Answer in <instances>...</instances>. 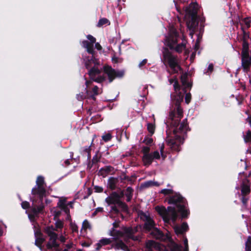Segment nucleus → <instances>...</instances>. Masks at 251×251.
<instances>
[{
    "mask_svg": "<svg viewBox=\"0 0 251 251\" xmlns=\"http://www.w3.org/2000/svg\"><path fill=\"white\" fill-rule=\"evenodd\" d=\"M188 229V226L186 223H183L181 226H174V230L176 234H182Z\"/></svg>",
    "mask_w": 251,
    "mask_h": 251,
    "instance_id": "nucleus-14",
    "label": "nucleus"
},
{
    "mask_svg": "<svg viewBox=\"0 0 251 251\" xmlns=\"http://www.w3.org/2000/svg\"><path fill=\"white\" fill-rule=\"evenodd\" d=\"M146 229L150 232V234L151 235L152 237L156 239L162 238V232L157 228L154 227V223H153V226L152 227H151V228Z\"/></svg>",
    "mask_w": 251,
    "mask_h": 251,
    "instance_id": "nucleus-12",
    "label": "nucleus"
},
{
    "mask_svg": "<svg viewBox=\"0 0 251 251\" xmlns=\"http://www.w3.org/2000/svg\"><path fill=\"white\" fill-rule=\"evenodd\" d=\"M167 142H168V144L170 146H171V145H173V144H175V143H176V142H175L174 141V140H172V139H169V138L167 139Z\"/></svg>",
    "mask_w": 251,
    "mask_h": 251,
    "instance_id": "nucleus-49",
    "label": "nucleus"
},
{
    "mask_svg": "<svg viewBox=\"0 0 251 251\" xmlns=\"http://www.w3.org/2000/svg\"><path fill=\"white\" fill-rule=\"evenodd\" d=\"M160 193L165 195H168L173 194V190L172 189H164L160 191Z\"/></svg>",
    "mask_w": 251,
    "mask_h": 251,
    "instance_id": "nucleus-28",
    "label": "nucleus"
},
{
    "mask_svg": "<svg viewBox=\"0 0 251 251\" xmlns=\"http://www.w3.org/2000/svg\"><path fill=\"white\" fill-rule=\"evenodd\" d=\"M139 216L141 219L145 222V227L146 229H151L153 227L154 222L148 214L140 213Z\"/></svg>",
    "mask_w": 251,
    "mask_h": 251,
    "instance_id": "nucleus-10",
    "label": "nucleus"
},
{
    "mask_svg": "<svg viewBox=\"0 0 251 251\" xmlns=\"http://www.w3.org/2000/svg\"><path fill=\"white\" fill-rule=\"evenodd\" d=\"M247 54H249L248 44L244 41L243 44L242 55H246Z\"/></svg>",
    "mask_w": 251,
    "mask_h": 251,
    "instance_id": "nucleus-20",
    "label": "nucleus"
},
{
    "mask_svg": "<svg viewBox=\"0 0 251 251\" xmlns=\"http://www.w3.org/2000/svg\"><path fill=\"white\" fill-rule=\"evenodd\" d=\"M143 142L147 145H149L153 142V139L151 138L146 137L144 140Z\"/></svg>",
    "mask_w": 251,
    "mask_h": 251,
    "instance_id": "nucleus-40",
    "label": "nucleus"
},
{
    "mask_svg": "<svg viewBox=\"0 0 251 251\" xmlns=\"http://www.w3.org/2000/svg\"><path fill=\"white\" fill-rule=\"evenodd\" d=\"M45 193L44 186H36L32 189V193L34 195H38L40 198H42Z\"/></svg>",
    "mask_w": 251,
    "mask_h": 251,
    "instance_id": "nucleus-13",
    "label": "nucleus"
},
{
    "mask_svg": "<svg viewBox=\"0 0 251 251\" xmlns=\"http://www.w3.org/2000/svg\"><path fill=\"white\" fill-rule=\"evenodd\" d=\"M55 228L53 226H48L45 228L46 233L50 236V242L48 245L49 248L56 247L57 244L56 243L57 235L54 233L55 230L57 229L62 228L63 227V222L61 220H57L55 223Z\"/></svg>",
    "mask_w": 251,
    "mask_h": 251,
    "instance_id": "nucleus-2",
    "label": "nucleus"
},
{
    "mask_svg": "<svg viewBox=\"0 0 251 251\" xmlns=\"http://www.w3.org/2000/svg\"><path fill=\"white\" fill-rule=\"evenodd\" d=\"M177 103H179L183 100V96L180 93H178V97L176 98Z\"/></svg>",
    "mask_w": 251,
    "mask_h": 251,
    "instance_id": "nucleus-44",
    "label": "nucleus"
},
{
    "mask_svg": "<svg viewBox=\"0 0 251 251\" xmlns=\"http://www.w3.org/2000/svg\"><path fill=\"white\" fill-rule=\"evenodd\" d=\"M102 138V139L105 142H107V141L110 140V139H111V135L109 133H106L105 135H103Z\"/></svg>",
    "mask_w": 251,
    "mask_h": 251,
    "instance_id": "nucleus-38",
    "label": "nucleus"
},
{
    "mask_svg": "<svg viewBox=\"0 0 251 251\" xmlns=\"http://www.w3.org/2000/svg\"><path fill=\"white\" fill-rule=\"evenodd\" d=\"M59 240L62 242H64L65 241V238L63 237V236H61L59 238Z\"/></svg>",
    "mask_w": 251,
    "mask_h": 251,
    "instance_id": "nucleus-59",
    "label": "nucleus"
},
{
    "mask_svg": "<svg viewBox=\"0 0 251 251\" xmlns=\"http://www.w3.org/2000/svg\"><path fill=\"white\" fill-rule=\"evenodd\" d=\"M150 151V149L148 147H144L142 149V151L144 154H149V152Z\"/></svg>",
    "mask_w": 251,
    "mask_h": 251,
    "instance_id": "nucleus-43",
    "label": "nucleus"
},
{
    "mask_svg": "<svg viewBox=\"0 0 251 251\" xmlns=\"http://www.w3.org/2000/svg\"><path fill=\"white\" fill-rule=\"evenodd\" d=\"M244 140L246 142L251 141V132L248 131L246 136L244 137Z\"/></svg>",
    "mask_w": 251,
    "mask_h": 251,
    "instance_id": "nucleus-37",
    "label": "nucleus"
},
{
    "mask_svg": "<svg viewBox=\"0 0 251 251\" xmlns=\"http://www.w3.org/2000/svg\"><path fill=\"white\" fill-rule=\"evenodd\" d=\"M153 160L152 154H144L143 161L145 165H149L151 164Z\"/></svg>",
    "mask_w": 251,
    "mask_h": 251,
    "instance_id": "nucleus-18",
    "label": "nucleus"
},
{
    "mask_svg": "<svg viewBox=\"0 0 251 251\" xmlns=\"http://www.w3.org/2000/svg\"><path fill=\"white\" fill-rule=\"evenodd\" d=\"M65 202L66 200L65 199L60 200L57 203L58 207L65 210Z\"/></svg>",
    "mask_w": 251,
    "mask_h": 251,
    "instance_id": "nucleus-26",
    "label": "nucleus"
},
{
    "mask_svg": "<svg viewBox=\"0 0 251 251\" xmlns=\"http://www.w3.org/2000/svg\"><path fill=\"white\" fill-rule=\"evenodd\" d=\"M109 235L111 236H114V234L112 231H110Z\"/></svg>",
    "mask_w": 251,
    "mask_h": 251,
    "instance_id": "nucleus-63",
    "label": "nucleus"
},
{
    "mask_svg": "<svg viewBox=\"0 0 251 251\" xmlns=\"http://www.w3.org/2000/svg\"><path fill=\"white\" fill-rule=\"evenodd\" d=\"M155 210L166 222H168L170 220L175 221L176 219L177 213L174 207L169 206L166 209L163 206H156Z\"/></svg>",
    "mask_w": 251,
    "mask_h": 251,
    "instance_id": "nucleus-3",
    "label": "nucleus"
},
{
    "mask_svg": "<svg viewBox=\"0 0 251 251\" xmlns=\"http://www.w3.org/2000/svg\"><path fill=\"white\" fill-rule=\"evenodd\" d=\"M154 128L155 127L153 125L151 124H148V130L151 134L154 133Z\"/></svg>",
    "mask_w": 251,
    "mask_h": 251,
    "instance_id": "nucleus-36",
    "label": "nucleus"
},
{
    "mask_svg": "<svg viewBox=\"0 0 251 251\" xmlns=\"http://www.w3.org/2000/svg\"><path fill=\"white\" fill-rule=\"evenodd\" d=\"M70 227L73 232L77 231V226L75 223H73L72 222H71L70 223Z\"/></svg>",
    "mask_w": 251,
    "mask_h": 251,
    "instance_id": "nucleus-39",
    "label": "nucleus"
},
{
    "mask_svg": "<svg viewBox=\"0 0 251 251\" xmlns=\"http://www.w3.org/2000/svg\"><path fill=\"white\" fill-rule=\"evenodd\" d=\"M106 202L108 204H120L119 197L116 193H113L105 199Z\"/></svg>",
    "mask_w": 251,
    "mask_h": 251,
    "instance_id": "nucleus-11",
    "label": "nucleus"
},
{
    "mask_svg": "<svg viewBox=\"0 0 251 251\" xmlns=\"http://www.w3.org/2000/svg\"><path fill=\"white\" fill-rule=\"evenodd\" d=\"M191 100V95L190 93H187L185 95V101L187 104H188Z\"/></svg>",
    "mask_w": 251,
    "mask_h": 251,
    "instance_id": "nucleus-41",
    "label": "nucleus"
},
{
    "mask_svg": "<svg viewBox=\"0 0 251 251\" xmlns=\"http://www.w3.org/2000/svg\"><path fill=\"white\" fill-rule=\"evenodd\" d=\"M159 146H160L159 148H160V151L161 152H162L163 150V149L164 148V144H161L159 145Z\"/></svg>",
    "mask_w": 251,
    "mask_h": 251,
    "instance_id": "nucleus-57",
    "label": "nucleus"
},
{
    "mask_svg": "<svg viewBox=\"0 0 251 251\" xmlns=\"http://www.w3.org/2000/svg\"><path fill=\"white\" fill-rule=\"evenodd\" d=\"M187 128V124L185 123H182L181 124L179 127V130L181 131H184L186 130Z\"/></svg>",
    "mask_w": 251,
    "mask_h": 251,
    "instance_id": "nucleus-42",
    "label": "nucleus"
},
{
    "mask_svg": "<svg viewBox=\"0 0 251 251\" xmlns=\"http://www.w3.org/2000/svg\"><path fill=\"white\" fill-rule=\"evenodd\" d=\"M115 182H116V180L113 178H110L108 180V185H109V187L111 188H112V189L114 188V187L115 186Z\"/></svg>",
    "mask_w": 251,
    "mask_h": 251,
    "instance_id": "nucleus-35",
    "label": "nucleus"
},
{
    "mask_svg": "<svg viewBox=\"0 0 251 251\" xmlns=\"http://www.w3.org/2000/svg\"><path fill=\"white\" fill-rule=\"evenodd\" d=\"M169 203L177 205L178 211L181 213L182 218H186L188 216L189 212L184 207V200L179 194H176L175 196L170 197L169 199Z\"/></svg>",
    "mask_w": 251,
    "mask_h": 251,
    "instance_id": "nucleus-4",
    "label": "nucleus"
},
{
    "mask_svg": "<svg viewBox=\"0 0 251 251\" xmlns=\"http://www.w3.org/2000/svg\"><path fill=\"white\" fill-rule=\"evenodd\" d=\"M170 117L172 119H174V117L175 116V112L174 111H172L170 113Z\"/></svg>",
    "mask_w": 251,
    "mask_h": 251,
    "instance_id": "nucleus-60",
    "label": "nucleus"
},
{
    "mask_svg": "<svg viewBox=\"0 0 251 251\" xmlns=\"http://www.w3.org/2000/svg\"><path fill=\"white\" fill-rule=\"evenodd\" d=\"M87 38L90 41L88 42L87 41H83L82 42V46L87 49V51L91 54L93 53V45L94 43L96 42V39L91 35L87 36Z\"/></svg>",
    "mask_w": 251,
    "mask_h": 251,
    "instance_id": "nucleus-8",
    "label": "nucleus"
},
{
    "mask_svg": "<svg viewBox=\"0 0 251 251\" xmlns=\"http://www.w3.org/2000/svg\"><path fill=\"white\" fill-rule=\"evenodd\" d=\"M164 59L168 61L170 67L174 70L175 72H177L180 70V67L178 65V61L176 58L172 55L168 50H165L163 52Z\"/></svg>",
    "mask_w": 251,
    "mask_h": 251,
    "instance_id": "nucleus-6",
    "label": "nucleus"
},
{
    "mask_svg": "<svg viewBox=\"0 0 251 251\" xmlns=\"http://www.w3.org/2000/svg\"><path fill=\"white\" fill-rule=\"evenodd\" d=\"M105 24L109 25L110 23L109 22L108 20L105 18L101 19L99 20L98 23V26H100Z\"/></svg>",
    "mask_w": 251,
    "mask_h": 251,
    "instance_id": "nucleus-25",
    "label": "nucleus"
},
{
    "mask_svg": "<svg viewBox=\"0 0 251 251\" xmlns=\"http://www.w3.org/2000/svg\"><path fill=\"white\" fill-rule=\"evenodd\" d=\"M146 247L149 251L158 248L161 249L162 251H163V247L159 246L156 243L153 241H149L147 242L146 243Z\"/></svg>",
    "mask_w": 251,
    "mask_h": 251,
    "instance_id": "nucleus-15",
    "label": "nucleus"
},
{
    "mask_svg": "<svg viewBox=\"0 0 251 251\" xmlns=\"http://www.w3.org/2000/svg\"><path fill=\"white\" fill-rule=\"evenodd\" d=\"M131 230L130 229H127L126 231V232L128 234V235L130 237H131V234H132V232H131Z\"/></svg>",
    "mask_w": 251,
    "mask_h": 251,
    "instance_id": "nucleus-54",
    "label": "nucleus"
},
{
    "mask_svg": "<svg viewBox=\"0 0 251 251\" xmlns=\"http://www.w3.org/2000/svg\"><path fill=\"white\" fill-rule=\"evenodd\" d=\"M98 87L97 86H95L93 89V92L95 95H98Z\"/></svg>",
    "mask_w": 251,
    "mask_h": 251,
    "instance_id": "nucleus-50",
    "label": "nucleus"
},
{
    "mask_svg": "<svg viewBox=\"0 0 251 251\" xmlns=\"http://www.w3.org/2000/svg\"><path fill=\"white\" fill-rule=\"evenodd\" d=\"M183 115V111L182 108L178 106L177 107V117L178 119H180L182 117Z\"/></svg>",
    "mask_w": 251,
    "mask_h": 251,
    "instance_id": "nucleus-33",
    "label": "nucleus"
},
{
    "mask_svg": "<svg viewBox=\"0 0 251 251\" xmlns=\"http://www.w3.org/2000/svg\"><path fill=\"white\" fill-rule=\"evenodd\" d=\"M81 245L83 246V247H89L90 246V244H88L86 242H83L81 243Z\"/></svg>",
    "mask_w": 251,
    "mask_h": 251,
    "instance_id": "nucleus-58",
    "label": "nucleus"
},
{
    "mask_svg": "<svg viewBox=\"0 0 251 251\" xmlns=\"http://www.w3.org/2000/svg\"><path fill=\"white\" fill-rule=\"evenodd\" d=\"M103 71L108 77L109 82H111L116 77H120L123 76V71H115L111 67L106 66L103 67Z\"/></svg>",
    "mask_w": 251,
    "mask_h": 251,
    "instance_id": "nucleus-7",
    "label": "nucleus"
},
{
    "mask_svg": "<svg viewBox=\"0 0 251 251\" xmlns=\"http://www.w3.org/2000/svg\"><path fill=\"white\" fill-rule=\"evenodd\" d=\"M111 212L114 214H116L118 213V210L115 207H112V209L111 210Z\"/></svg>",
    "mask_w": 251,
    "mask_h": 251,
    "instance_id": "nucleus-52",
    "label": "nucleus"
},
{
    "mask_svg": "<svg viewBox=\"0 0 251 251\" xmlns=\"http://www.w3.org/2000/svg\"><path fill=\"white\" fill-rule=\"evenodd\" d=\"M187 76L186 75H183L181 76V80L183 85L184 86V88L187 87H190L191 84L187 82Z\"/></svg>",
    "mask_w": 251,
    "mask_h": 251,
    "instance_id": "nucleus-19",
    "label": "nucleus"
},
{
    "mask_svg": "<svg viewBox=\"0 0 251 251\" xmlns=\"http://www.w3.org/2000/svg\"><path fill=\"white\" fill-rule=\"evenodd\" d=\"M22 206L24 209H26L29 207V203L27 201H24L22 203Z\"/></svg>",
    "mask_w": 251,
    "mask_h": 251,
    "instance_id": "nucleus-46",
    "label": "nucleus"
},
{
    "mask_svg": "<svg viewBox=\"0 0 251 251\" xmlns=\"http://www.w3.org/2000/svg\"><path fill=\"white\" fill-rule=\"evenodd\" d=\"M43 208H44L43 205H40L37 208H33L32 211L34 213L36 214L38 213L41 212L43 210Z\"/></svg>",
    "mask_w": 251,
    "mask_h": 251,
    "instance_id": "nucleus-34",
    "label": "nucleus"
},
{
    "mask_svg": "<svg viewBox=\"0 0 251 251\" xmlns=\"http://www.w3.org/2000/svg\"><path fill=\"white\" fill-rule=\"evenodd\" d=\"M51 213L52 215L54 216V219L55 220L57 218L61 213L60 211L58 210L56 208L53 207L50 210Z\"/></svg>",
    "mask_w": 251,
    "mask_h": 251,
    "instance_id": "nucleus-21",
    "label": "nucleus"
},
{
    "mask_svg": "<svg viewBox=\"0 0 251 251\" xmlns=\"http://www.w3.org/2000/svg\"><path fill=\"white\" fill-rule=\"evenodd\" d=\"M91 81H86L85 82V84H86V85L87 87H88V85L90 83H91Z\"/></svg>",
    "mask_w": 251,
    "mask_h": 251,
    "instance_id": "nucleus-62",
    "label": "nucleus"
},
{
    "mask_svg": "<svg viewBox=\"0 0 251 251\" xmlns=\"http://www.w3.org/2000/svg\"><path fill=\"white\" fill-rule=\"evenodd\" d=\"M198 5L197 3H191L189 7L185 9V18H191V21H187L188 28L190 30V35L193 38L194 29L198 26V23L196 20Z\"/></svg>",
    "mask_w": 251,
    "mask_h": 251,
    "instance_id": "nucleus-1",
    "label": "nucleus"
},
{
    "mask_svg": "<svg viewBox=\"0 0 251 251\" xmlns=\"http://www.w3.org/2000/svg\"><path fill=\"white\" fill-rule=\"evenodd\" d=\"M147 62V59H145L143 60L139 64V67H142L143 66H144L145 64H146Z\"/></svg>",
    "mask_w": 251,
    "mask_h": 251,
    "instance_id": "nucleus-48",
    "label": "nucleus"
},
{
    "mask_svg": "<svg viewBox=\"0 0 251 251\" xmlns=\"http://www.w3.org/2000/svg\"><path fill=\"white\" fill-rule=\"evenodd\" d=\"M65 212L67 214V217L66 218L67 220H71V216L70 214L68 213V211L67 209L65 210Z\"/></svg>",
    "mask_w": 251,
    "mask_h": 251,
    "instance_id": "nucleus-56",
    "label": "nucleus"
},
{
    "mask_svg": "<svg viewBox=\"0 0 251 251\" xmlns=\"http://www.w3.org/2000/svg\"><path fill=\"white\" fill-rule=\"evenodd\" d=\"M250 188L247 185H244L242 188V193L244 195H246L250 192Z\"/></svg>",
    "mask_w": 251,
    "mask_h": 251,
    "instance_id": "nucleus-31",
    "label": "nucleus"
},
{
    "mask_svg": "<svg viewBox=\"0 0 251 251\" xmlns=\"http://www.w3.org/2000/svg\"><path fill=\"white\" fill-rule=\"evenodd\" d=\"M90 228V225L89 222L85 220L83 221L82 225L81 231L86 230L87 229Z\"/></svg>",
    "mask_w": 251,
    "mask_h": 251,
    "instance_id": "nucleus-23",
    "label": "nucleus"
},
{
    "mask_svg": "<svg viewBox=\"0 0 251 251\" xmlns=\"http://www.w3.org/2000/svg\"><path fill=\"white\" fill-rule=\"evenodd\" d=\"M95 189L97 192H101L103 190L101 187L99 186H96Z\"/></svg>",
    "mask_w": 251,
    "mask_h": 251,
    "instance_id": "nucleus-51",
    "label": "nucleus"
},
{
    "mask_svg": "<svg viewBox=\"0 0 251 251\" xmlns=\"http://www.w3.org/2000/svg\"><path fill=\"white\" fill-rule=\"evenodd\" d=\"M174 82V88L175 89V91L176 93H177V91H179V86L178 85V82L177 81H174L173 80H170V82L172 83Z\"/></svg>",
    "mask_w": 251,
    "mask_h": 251,
    "instance_id": "nucleus-30",
    "label": "nucleus"
},
{
    "mask_svg": "<svg viewBox=\"0 0 251 251\" xmlns=\"http://www.w3.org/2000/svg\"><path fill=\"white\" fill-rule=\"evenodd\" d=\"M44 177L41 176H39L36 180V186H44Z\"/></svg>",
    "mask_w": 251,
    "mask_h": 251,
    "instance_id": "nucleus-22",
    "label": "nucleus"
},
{
    "mask_svg": "<svg viewBox=\"0 0 251 251\" xmlns=\"http://www.w3.org/2000/svg\"><path fill=\"white\" fill-rule=\"evenodd\" d=\"M116 248L118 249H121L123 250H126L127 248V246L122 242L118 243L116 245Z\"/></svg>",
    "mask_w": 251,
    "mask_h": 251,
    "instance_id": "nucleus-32",
    "label": "nucleus"
},
{
    "mask_svg": "<svg viewBox=\"0 0 251 251\" xmlns=\"http://www.w3.org/2000/svg\"><path fill=\"white\" fill-rule=\"evenodd\" d=\"M213 65L212 64H210L208 66V70L210 71V72H212L213 71Z\"/></svg>",
    "mask_w": 251,
    "mask_h": 251,
    "instance_id": "nucleus-55",
    "label": "nucleus"
},
{
    "mask_svg": "<svg viewBox=\"0 0 251 251\" xmlns=\"http://www.w3.org/2000/svg\"><path fill=\"white\" fill-rule=\"evenodd\" d=\"M100 70L97 68H93L89 71V75L92 79L97 82H100L105 80L104 76H97L100 74Z\"/></svg>",
    "mask_w": 251,
    "mask_h": 251,
    "instance_id": "nucleus-9",
    "label": "nucleus"
},
{
    "mask_svg": "<svg viewBox=\"0 0 251 251\" xmlns=\"http://www.w3.org/2000/svg\"><path fill=\"white\" fill-rule=\"evenodd\" d=\"M102 211V208H98L97 209V210L95 211L94 212V214H95V213L97 212V211Z\"/></svg>",
    "mask_w": 251,
    "mask_h": 251,
    "instance_id": "nucleus-61",
    "label": "nucleus"
},
{
    "mask_svg": "<svg viewBox=\"0 0 251 251\" xmlns=\"http://www.w3.org/2000/svg\"><path fill=\"white\" fill-rule=\"evenodd\" d=\"M174 133H175V134H176V132H177V131H176V130H174Z\"/></svg>",
    "mask_w": 251,
    "mask_h": 251,
    "instance_id": "nucleus-64",
    "label": "nucleus"
},
{
    "mask_svg": "<svg viewBox=\"0 0 251 251\" xmlns=\"http://www.w3.org/2000/svg\"><path fill=\"white\" fill-rule=\"evenodd\" d=\"M152 156L153 159H154V158H155V159H158V158H160L159 153L157 151H154L153 153Z\"/></svg>",
    "mask_w": 251,
    "mask_h": 251,
    "instance_id": "nucleus-45",
    "label": "nucleus"
},
{
    "mask_svg": "<svg viewBox=\"0 0 251 251\" xmlns=\"http://www.w3.org/2000/svg\"><path fill=\"white\" fill-rule=\"evenodd\" d=\"M251 238L249 237L246 243V251H251Z\"/></svg>",
    "mask_w": 251,
    "mask_h": 251,
    "instance_id": "nucleus-29",
    "label": "nucleus"
},
{
    "mask_svg": "<svg viewBox=\"0 0 251 251\" xmlns=\"http://www.w3.org/2000/svg\"><path fill=\"white\" fill-rule=\"evenodd\" d=\"M95 48L98 50H100L102 49L101 46L99 43H97L95 44Z\"/></svg>",
    "mask_w": 251,
    "mask_h": 251,
    "instance_id": "nucleus-53",
    "label": "nucleus"
},
{
    "mask_svg": "<svg viewBox=\"0 0 251 251\" xmlns=\"http://www.w3.org/2000/svg\"><path fill=\"white\" fill-rule=\"evenodd\" d=\"M112 241L109 238H103L100 239L97 244V247L96 249L99 250L102 246L108 245L111 243Z\"/></svg>",
    "mask_w": 251,
    "mask_h": 251,
    "instance_id": "nucleus-17",
    "label": "nucleus"
},
{
    "mask_svg": "<svg viewBox=\"0 0 251 251\" xmlns=\"http://www.w3.org/2000/svg\"><path fill=\"white\" fill-rule=\"evenodd\" d=\"M244 23L246 24V25L247 26V27L250 26L251 21L249 19L247 18V19H244Z\"/></svg>",
    "mask_w": 251,
    "mask_h": 251,
    "instance_id": "nucleus-47",
    "label": "nucleus"
},
{
    "mask_svg": "<svg viewBox=\"0 0 251 251\" xmlns=\"http://www.w3.org/2000/svg\"><path fill=\"white\" fill-rule=\"evenodd\" d=\"M159 185V184L158 183V182L152 181H147V182H146L144 184V186L145 187H150V186H158Z\"/></svg>",
    "mask_w": 251,
    "mask_h": 251,
    "instance_id": "nucleus-24",
    "label": "nucleus"
},
{
    "mask_svg": "<svg viewBox=\"0 0 251 251\" xmlns=\"http://www.w3.org/2000/svg\"><path fill=\"white\" fill-rule=\"evenodd\" d=\"M242 56V66L244 69H247L251 64V58L249 56V54Z\"/></svg>",
    "mask_w": 251,
    "mask_h": 251,
    "instance_id": "nucleus-16",
    "label": "nucleus"
},
{
    "mask_svg": "<svg viewBox=\"0 0 251 251\" xmlns=\"http://www.w3.org/2000/svg\"><path fill=\"white\" fill-rule=\"evenodd\" d=\"M171 34L165 40V43L171 49L175 48L177 52H180L184 48L183 45H178L176 47V43L177 33L176 29L174 28L171 29Z\"/></svg>",
    "mask_w": 251,
    "mask_h": 251,
    "instance_id": "nucleus-5",
    "label": "nucleus"
},
{
    "mask_svg": "<svg viewBox=\"0 0 251 251\" xmlns=\"http://www.w3.org/2000/svg\"><path fill=\"white\" fill-rule=\"evenodd\" d=\"M132 189L130 187H128L126 189V196L127 197V200L129 201L132 197Z\"/></svg>",
    "mask_w": 251,
    "mask_h": 251,
    "instance_id": "nucleus-27",
    "label": "nucleus"
}]
</instances>
